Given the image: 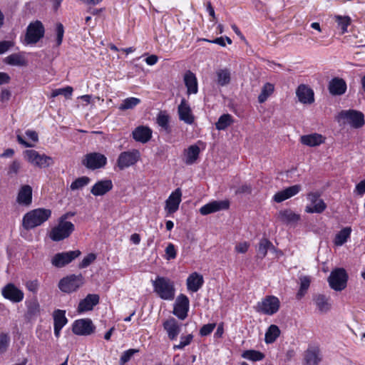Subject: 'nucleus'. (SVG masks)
Returning <instances> with one entry per match:
<instances>
[{
    "mask_svg": "<svg viewBox=\"0 0 365 365\" xmlns=\"http://www.w3.org/2000/svg\"><path fill=\"white\" fill-rule=\"evenodd\" d=\"M51 216V210L37 208L27 212L23 218V226L26 230L34 229L47 221Z\"/></svg>",
    "mask_w": 365,
    "mask_h": 365,
    "instance_id": "nucleus-1",
    "label": "nucleus"
},
{
    "mask_svg": "<svg viewBox=\"0 0 365 365\" xmlns=\"http://www.w3.org/2000/svg\"><path fill=\"white\" fill-rule=\"evenodd\" d=\"M154 292L164 300H173L175 298L174 282L168 277L158 276L152 281Z\"/></svg>",
    "mask_w": 365,
    "mask_h": 365,
    "instance_id": "nucleus-2",
    "label": "nucleus"
},
{
    "mask_svg": "<svg viewBox=\"0 0 365 365\" xmlns=\"http://www.w3.org/2000/svg\"><path fill=\"white\" fill-rule=\"evenodd\" d=\"M338 120L349 124L354 128H360L365 124L364 115L356 110H344L338 115Z\"/></svg>",
    "mask_w": 365,
    "mask_h": 365,
    "instance_id": "nucleus-3",
    "label": "nucleus"
},
{
    "mask_svg": "<svg viewBox=\"0 0 365 365\" xmlns=\"http://www.w3.org/2000/svg\"><path fill=\"white\" fill-rule=\"evenodd\" d=\"M74 225L71 222H61L58 220V225L49 232L48 236L54 242H59L68 238L74 231Z\"/></svg>",
    "mask_w": 365,
    "mask_h": 365,
    "instance_id": "nucleus-4",
    "label": "nucleus"
},
{
    "mask_svg": "<svg viewBox=\"0 0 365 365\" xmlns=\"http://www.w3.org/2000/svg\"><path fill=\"white\" fill-rule=\"evenodd\" d=\"M45 28L41 21L31 22L26 29L24 41L26 44L36 43L44 36Z\"/></svg>",
    "mask_w": 365,
    "mask_h": 365,
    "instance_id": "nucleus-5",
    "label": "nucleus"
},
{
    "mask_svg": "<svg viewBox=\"0 0 365 365\" xmlns=\"http://www.w3.org/2000/svg\"><path fill=\"white\" fill-rule=\"evenodd\" d=\"M83 283L84 278L81 274H71L59 281L58 288L63 292L71 293L79 289Z\"/></svg>",
    "mask_w": 365,
    "mask_h": 365,
    "instance_id": "nucleus-6",
    "label": "nucleus"
},
{
    "mask_svg": "<svg viewBox=\"0 0 365 365\" xmlns=\"http://www.w3.org/2000/svg\"><path fill=\"white\" fill-rule=\"evenodd\" d=\"M348 274L344 268H336L331 271L328 278L330 287L335 291H341L346 287Z\"/></svg>",
    "mask_w": 365,
    "mask_h": 365,
    "instance_id": "nucleus-7",
    "label": "nucleus"
},
{
    "mask_svg": "<svg viewBox=\"0 0 365 365\" xmlns=\"http://www.w3.org/2000/svg\"><path fill=\"white\" fill-rule=\"evenodd\" d=\"M280 307V302L277 297L269 295L265 297L256 306V311L267 315L277 313Z\"/></svg>",
    "mask_w": 365,
    "mask_h": 365,
    "instance_id": "nucleus-8",
    "label": "nucleus"
},
{
    "mask_svg": "<svg viewBox=\"0 0 365 365\" xmlns=\"http://www.w3.org/2000/svg\"><path fill=\"white\" fill-rule=\"evenodd\" d=\"M24 156L28 162L40 168H48L53 163L51 157L44 154L41 155L35 150H26Z\"/></svg>",
    "mask_w": 365,
    "mask_h": 365,
    "instance_id": "nucleus-9",
    "label": "nucleus"
},
{
    "mask_svg": "<svg viewBox=\"0 0 365 365\" xmlns=\"http://www.w3.org/2000/svg\"><path fill=\"white\" fill-rule=\"evenodd\" d=\"M106 163V157L99 153H88L82 160V165L90 170H96L103 168Z\"/></svg>",
    "mask_w": 365,
    "mask_h": 365,
    "instance_id": "nucleus-10",
    "label": "nucleus"
},
{
    "mask_svg": "<svg viewBox=\"0 0 365 365\" xmlns=\"http://www.w3.org/2000/svg\"><path fill=\"white\" fill-rule=\"evenodd\" d=\"M80 250L58 252L52 257L51 264L53 266L61 268L71 263L76 258L81 255Z\"/></svg>",
    "mask_w": 365,
    "mask_h": 365,
    "instance_id": "nucleus-11",
    "label": "nucleus"
},
{
    "mask_svg": "<svg viewBox=\"0 0 365 365\" xmlns=\"http://www.w3.org/2000/svg\"><path fill=\"white\" fill-rule=\"evenodd\" d=\"M140 154L138 150L131 151H125L121 153L118 158L117 164L120 170H124L126 168L135 165L140 159Z\"/></svg>",
    "mask_w": 365,
    "mask_h": 365,
    "instance_id": "nucleus-12",
    "label": "nucleus"
},
{
    "mask_svg": "<svg viewBox=\"0 0 365 365\" xmlns=\"http://www.w3.org/2000/svg\"><path fill=\"white\" fill-rule=\"evenodd\" d=\"M307 199L310 202L305 207V212L307 213H322L327 208L326 203L320 198V194L318 192L309 193Z\"/></svg>",
    "mask_w": 365,
    "mask_h": 365,
    "instance_id": "nucleus-13",
    "label": "nucleus"
},
{
    "mask_svg": "<svg viewBox=\"0 0 365 365\" xmlns=\"http://www.w3.org/2000/svg\"><path fill=\"white\" fill-rule=\"evenodd\" d=\"M3 297L14 303L21 302L24 297V292L14 284L9 283L1 290Z\"/></svg>",
    "mask_w": 365,
    "mask_h": 365,
    "instance_id": "nucleus-14",
    "label": "nucleus"
},
{
    "mask_svg": "<svg viewBox=\"0 0 365 365\" xmlns=\"http://www.w3.org/2000/svg\"><path fill=\"white\" fill-rule=\"evenodd\" d=\"M190 301L188 297L183 294H180L176 299L173 314L180 319L183 320L187 316V312L189 310Z\"/></svg>",
    "mask_w": 365,
    "mask_h": 365,
    "instance_id": "nucleus-15",
    "label": "nucleus"
},
{
    "mask_svg": "<svg viewBox=\"0 0 365 365\" xmlns=\"http://www.w3.org/2000/svg\"><path fill=\"white\" fill-rule=\"evenodd\" d=\"M72 330L76 335L88 336L94 331L95 326L90 319H82L74 322Z\"/></svg>",
    "mask_w": 365,
    "mask_h": 365,
    "instance_id": "nucleus-16",
    "label": "nucleus"
},
{
    "mask_svg": "<svg viewBox=\"0 0 365 365\" xmlns=\"http://www.w3.org/2000/svg\"><path fill=\"white\" fill-rule=\"evenodd\" d=\"M182 192L180 188L175 189L165 201V210L168 214L175 213L179 208L181 202Z\"/></svg>",
    "mask_w": 365,
    "mask_h": 365,
    "instance_id": "nucleus-17",
    "label": "nucleus"
},
{
    "mask_svg": "<svg viewBox=\"0 0 365 365\" xmlns=\"http://www.w3.org/2000/svg\"><path fill=\"white\" fill-rule=\"evenodd\" d=\"M229 205L230 203L227 200H215L201 207L200 212L202 215H207L220 210H227L229 208Z\"/></svg>",
    "mask_w": 365,
    "mask_h": 365,
    "instance_id": "nucleus-18",
    "label": "nucleus"
},
{
    "mask_svg": "<svg viewBox=\"0 0 365 365\" xmlns=\"http://www.w3.org/2000/svg\"><path fill=\"white\" fill-rule=\"evenodd\" d=\"M312 300L318 312L321 314L328 312L331 308L330 297L323 294H314L312 296Z\"/></svg>",
    "mask_w": 365,
    "mask_h": 365,
    "instance_id": "nucleus-19",
    "label": "nucleus"
},
{
    "mask_svg": "<svg viewBox=\"0 0 365 365\" xmlns=\"http://www.w3.org/2000/svg\"><path fill=\"white\" fill-rule=\"evenodd\" d=\"M152 130L145 125H139L132 132L133 139L141 143H148L152 138Z\"/></svg>",
    "mask_w": 365,
    "mask_h": 365,
    "instance_id": "nucleus-20",
    "label": "nucleus"
},
{
    "mask_svg": "<svg viewBox=\"0 0 365 365\" xmlns=\"http://www.w3.org/2000/svg\"><path fill=\"white\" fill-rule=\"evenodd\" d=\"M299 101L304 104H311L314 101V91L304 84L298 86L296 91Z\"/></svg>",
    "mask_w": 365,
    "mask_h": 365,
    "instance_id": "nucleus-21",
    "label": "nucleus"
},
{
    "mask_svg": "<svg viewBox=\"0 0 365 365\" xmlns=\"http://www.w3.org/2000/svg\"><path fill=\"white\" fill-rule=\"evenodd\" d=\"M163 326L170 340H175L177 339L180 332L181 328L180 325L175 318L171 317L167 319L163 322Z\"/></svg>",
    "mask_w": 365,
    "mask_h": 365,
    "instance_id": "nucleus-22",
    "label": "nucleus"
},
{
    "mask_svg": "<svg viewBox=\"0 0 365 365\" xmlns=\"http://www.w3.org/2000/svg\"><path fill=\"white\" fill-rule=\"evenodd\" d=\"M99 296L96 294H89L82 299L78 306V312L80 313L91 311L93 307L99 303Z\"/></svg>",
    "mask_w": 365,
    "mask_h": 365,
    "instance_id": "nucleus-23",
    "label": "nucleus"
},
{
    "mask_svg": "<svg viewBox=\"0 0 365 365\" xmlns=\"http://www.w3.org/2000/svg\"><path fill=\"white\" fill-rule=\"evenodd\" d=\"M113 185L110 180H102L96 182L91 189L94 196H103L112 190Z\"/></svg>",
    "mask_w": 365,
    "mask_h": 365,
    "instance_id": "nucleus-24",
    "label": "nucleus"
},
{
    "mask_svg": "<svg viewBox=\"0 0 365 365\" xmlns=\"http://www.w3.org/2000/svg\"><path fill=\"white\" fill-rule=\"evenodd\" d=\"M328 88L331 95L341 96L346 91V83L344 79L335 77L330 81Z\"/></svg>",
    "mask_w": 365,
    "mask_h": 365,
    "instance_id": "nucleus-25",
    "label": "nucleus"
},
{
    "mask_svg": "<svg viewBox=\"0 0 365 365\" xmlns=\"http://www.w3.org/2000/svg\"><path fill=\"white\" fill-rule=\"evenodd\" d=\"M178 114L179 118L187 124H192L194 122V116L192 114L190 106L184 98L178 106Z\"/></svg>",
    "mask_w": 365,
    "mask_h": 365,
    "instance_id": "nucleus-26",
    "label": "nucleus"
},
{
    "mask_svg": "<svg viewBox=\"0 0 365 365\" xmlns=\"http://www.w3.org/2000/svg\"><path fill=\"white\" fill-rule=\"evenodd\" d=\"M17 202L20 205H30L32 202V188L30 185H23L18 193Z\"/></svg>",
    "mask_w": 365,
    "mask_h": 365,
    "instance_id": "nucleus-27",
    "label": "nucleus"
},
{
    "mask_svg": "<svg viewBox=\"0 0 365 365\" xmlns=\"http://www.w3.org/2000/svg\"><path fill=\"white\" fill-rule=\"evenodd\" d=\"M304 360L307 365H319L322 361L319 349L317 347L309 348L305 351Z\"/></svg>",
    "mask_w": 365,
    "mask_h": 365,
    "instance_id": "nucleus-28",
    "label": "nucleus"
},
{
    "mask_svg": "<svg viewBox=\"0 0 365 365\" xmlns=\"http://www.w3.org/2000/svg\"><path fill=\"white\" fill-rule=\"evenodd\" d=\"M203 282L202 276L197 272H193L187 279V289L196 292L201 288Z\"/></svg>",
    "mask_w": 365,
    "mask_h": 365,
    "instance_id": "nucleus-29",
    "label": "nucleus"
},
{
    "mask_svg": "<svg viewBox=\"0 0 365 365\" xmlns=\"http://www.w3.org/2000/svg\"><path fill=\"white\" fill-rule=\"evenodd\" d=\"M26 312L25 317L28 319H32L36 318L40 314V304L36 297L34 299L26 301Z\"/></svg>",
    "mask_w": 365,
    "mask_h": 365,
    "instance_id": "nucleus-30",
    "label": "nucleus"
},
{
    "mask_svg": "<svg viewBox=\"0 0 365 365\" xmlns=\"http://www.w3.org/2000/svg\"><path fill=\"white\" fill-rule=\"evenodd\" d=\"M185 85L187 89V94H195L197 93V81L195 75L188 71L184 76Z\"/></svg>",
    "mask_w": 365,
    "mask_h": 365,
    "instance_id": "nucleus-31",
    "label": "nucleus"
},
{
    "mask_svg": "<svg viewBox=\"0 0 365 365\" xmlns=\"http://www.w3.org/2000/svg\"><path fill=\"white\" fill-rule=\"evenodd\" d=\"M300 142L305 145L309 147H315L324 143V138L322 135L318 133H313L310 135H304L301 136Z\"/></svg>",
    "mask_w": 365,
    "mask_h": 365,
    "instance_id": "nucleus-32",
    "label": "nucleus"
},
{
    "mask_svg": "<svg viewBox=\"0 0 365 365\" xmlns=\"http://www.w3.org/2000/svg\"><path fill=\"white\" fill-rule=\"evenodd\" d=\"M200 151V148L197 145H190L185 150L184 160L185 164L192 165L195 163L199 157Z\"/></svg>",
    "mask_w": 365,
    "mask_h": 365,
    "instance_id": "nucleus-33",
    "label": "nucleus"
},
{
    "mask_svg": "<svg viewBox=\"0 0 365 365\" xmlns=\"http://www.w3.org/2000/svg\"><path fill=\"white\" fill-rule=\"evenodd\" d=\"M278 217L281 222L286 224L297 222L299 220L300 216L291 210H281L278 213Z\"/></svg>",
    "mask_w": 365,
    "mask_h": 365,
    "instance_id": "nucleus-34",
    "label": "nucleus"
},
{
    "mask_svg": "<svg viewBox=\"0 0 365 365\" xmlns=\"http://www.w3.org/2000/svg\"><path fill=\"white\" fill-rule=\"evenodd\" d=\"M4 61L9 65L16 66H24L27 64L26 58L21 53H12L8 56Z\"/></svg>",
    "mask_w": 365,
    "mask_h": 365,
    "instance_id": "nucleus-35",
    "label": "nucleus"
},
{
    "mask_svg": "<svg viewBox=\"0 0 365 365\" xmlns=\"http://www.w3.org/2000/svg\"><path fill=\"white\" fill-rule=\"evenodd\" d=\"M217 83L221 86H225L230 83L231 73L228 68L219 69L216 72Z\"/></svg>",
    "mask_w": 365,
    "mask_h": 365,
    "instance_id": "nucleus-36",
    "label": "nucleus"
},
{
    "mask_svg": "<svg viewBox=\"0 0 365 365\" xmlns=\"http://www.w3.org/2000/svg\"><path fill=\"white\" fill-rule=\"evenodd\" d=\"M280 334V330L277 325L272 324L265 333V342L273 343Z\"/></svg>",
    "mask_w": 365,
    "mask_h": 365,
    "instance_id": "nucleus-37",
    "label": "nucleus"
},
{
    "mask_svg": "<svg viewBox=\"0 0 365 365\" xmlns=\"http://www.w3.org/2000/svg\"><path fill=\"white\" fill-rule=\"evenodd\" d=\"M53 326L63 327L68 322L66 317V312L61 309H56L53 312Z\"/></svg>",
    "mask_w": 365,
    "mask_h": 365,
    "instance_id": "nucleus-38",
    "label": "nucleus"
},
{
    "mask_svg": "<svg viewBox=\"0 0 365 365\" xmlns=\"http://www.w3.org/2000/svg\"><path fill=\"white\" fill-rule=\"evenodd\" d=\"M300 281V287L297 294V297L298 299H301L304 296L307 291L308 290L310 283H311V277L309 276H301L299 277Z\"/></svg>",
    "mask_w": 365,
    "mask_h": 365,
    "instance_id": "nucleus-39",
    "label": "nucleus"
},
{
    "mask_svg": "<svg viewBox=\"0 0 365 365\" xmlns=\"http://www.w3.org/2000/svg\"><path fill=\"white\" fill-rule=\"evenodd\" d=\"M351 232V227H346L339 231V233L336 234L334 243L336 245L341 246L344 245L347 239L349 237Z\"/></svg>",
    "mask_w": 365,
    "mask_h": 365,
    "instance_id": "nucleus-40",
    "label": "nucleus"
},
{
    "mask_svg": "<svg viewBox=\"0 0 365 365\" xmlns=\"http://www.w3.org/2000/svg\"><path fill=\"white\" fill-rule=\"evenodd\" d=\"M242 357L252 361H261L264 358V354L259 351L246 350L242 354Z\"/></svg>",
    "mask_w": 365,
    "mask_h": 365,
    "instance_id": "nucleus-41",
    "label": "nucleus"
},
{
    "mask_svg": "<svg viewBox=\"0 0 365 365\" xmlns=\"http://www.w3.org/2000/svg\"><path fill=\"white\" fill-rule=\"evenodd\" d=\"M274 92V86L272 83H266L262 88L260 94L258 96L259 103H263L268 97Z\"/></svg>",
    "mask_w": 365,
    "mask_h": 365,
    "instance_id": "nucleus-42",
    "label": "nucleus"
},
{
    "mask_svg": "<svg viewBox=\"0 0 365 365\" xmlns=\"http://www.w3.org/2000/svg\"><path fill=\"white\" fill-rule=\"evenodd\" d=\"M140 103V99L135 97H130L124 99L122 103L119 106L120 110H126L134 108L137 105Z\"/></svg>",
    "mask_w": 365,
    "mask_h": 365,
    "instance_id": "nucleus-43",
    "label": "nucleus"
},
{
    "mask_svg": "<svg viewBox=\"0 0 365 365\" xmlns=\"http://www.w3.org/2000/svg\"><path fill=\"white\" fill-rule=\"evenodd\" d=\"M232 123V116L230 114H223L215 123V127L219 130H225L230 126Z\"/></svg>",
    "mask_w": 365,
    "mask_h": 365,
    "instance_id": "nucleus-44",
    "label": "nucleus"
},
{
    "mask_svg": "<svg viewBox=\"0 0 365 365\" xmlns=\"http://www.w3.org/2000/svg\"><path fill=\"white\" fill-rule=\"evenodd\" d=\"M91 179L87 176H82L76 179L70 186L71 190L82 189L90 182Z\"/></svg>",
    "mask_w": 365,
    "mask_h": 365,
    "instance_id": "nucleus-45",
    "label": "nucleus"
},
{
    "mask_svg": "<svg viewBox=\"0 0 365 365\" xmlns=\"http://www.w3.org/2000/svg\"><path fill=\"white\" fill-rule=\"evenodd\" d=\"M271 247H272V244L267 239H262L257 249L258 257L264 258L267 255L268 249Z\"/></svg>",
    "mask_w": 365,
    "mask_h": 365,
    "instance_id": "nucleus-46",
    "label": "nucleus"
},
{
    "mask_svg": "<svg viewBox=\"0 0 365 365\" xmlns=\"http://www.w3.org/2000/svg\"><path fill=\"white\" fill-rule=\"evenodd\" d=\"M73 88L71 86H66L65 88L55 89L51 93V98H55L59 95L63 96L66 98H71L73 93Z\"/></svg>",
    "mask_w": 365,
    "mask_h": 365,
    "instance_id": "nucleus-47",
    "label": "nucleus"
},
{
    "mask_svg": "<svg viewBox=\"0 0 365 365\" xmlns=\"http://www.w3.org/2000/svg\"><path fill=\"white\" fill-rule=\"evenodd\" d=\"M10 336L7 333L0 334V354H4L10 345Z\"/></svg>",
    "mask_w": 365,
    "mask_h": 365,
    "instance_id": "nucleus-48",
    "label": "nucleus"
},
{
    "mask_svg": "<svg viewBox=\"0 0 365 365\" xmlns=\"http://www.w3.org/2000/svg\"><path fill=\"white\" fill-rule=\"evenodd\" d=\"M140 351L137 349H130L127 351H125L123 352L120 359V365H125L127 362H128L132 356L135 354L138 353Z\"/></svg>",
    "mask_w": 365,
    "mask_h": 365,
    "instance_id": "nucleus-49",
    "label": "nucleus"
},
{
    "mask_svg": "<svg viewBox=\"0 0 365 365\" xmlns=\"http://www.w3.org/2000/svg\"><path fill=\"white\" fill-rule=\"evenodd\" d=\"M335 18L338 26L341 29L342 33H345L347 31L348 26L351 23V19L349 16H336Z\"/></svg>",
    "mask_w": 365,
    "mask_h": 365,
    "instance_id": "nucleus-50",
    "label": "nucleus"
},
{
    "mask_svg": "<svg viewBox=\"0 0 365 365\" xmlns=\"http://www.w3.org/2000/svg\"><path fill=\"white\" fill-rule=\"evenodd\" d=\"M169 116L165 112L160 111L157 116V123L165 130L168 128Z\"/></svg>",
    "mask_w": 365,
    "mask_h": 365,
    "instance_id": "nucleus-51",
    "label": "nucleus"
},
{
    "mask_svg": "<svg viewBox=\"0 0 365 365\" xmlns=\"http://www.w3.org/2000/svg\"><path fill=\"white\" fill-rule=\"evenodd\" d=\"M193 339L192 334H187L186 336H180V342L179 344L173 346V349H182L185 346L189 345Z\"/></svg>",
    "mask_w": 365,
    "mask_h": 365,
    "instance_id": "nucleus-52",
    "label": "nucleus"
},
{
    "mask_svg": "<svg viewBox=\"0 0 365 365\" xmlns=\"http://www.w3.org/2000/svg\"><path fill=\"white\" fill-rule=\"evenodd\" d=\"M96 256L93 253H90L86 255L83 260L79 263L78 267L82 269L88 267L92 262L95 261Z\"/></svg>",
    "mask_w": 365,
    "mask_h": 365,
    "instance_id": "nucleus-53",
    "label": "nucleus"
},
{
    "mask_svg": "<svg viewBox=\"0 0 365 365\" xmlns=\"http://www.w3.org/2000/svg\"><path fill=\"white\" fill-rule=\"evenodd\" d=\"M56 44L57 46H60L62 43L63 34H64V28L62 24L58 23L56 24Z\"/></svg>",
    "mask_w": 365,
    "mask_h": 365,
    "instance_id": "nucleus-54",
    "label": "nucleus"
},
{
    "mask_svg": "<svg viewBox=\"0 0 365 365\" xmlns=\"http://www.w3.org/2000/svg\"><path fill=\"white\" fill-rule=\"evenodd\" d=\"M25 286L29 292L36 294L39 287V282L37 279L29 280L26 282Z\"/></svg>",
    "mask_w": 365,
    "mask_h": 365,
    "instance_id": "nucleus-55",
    "label": "nucleus"
},
{
    "mask_svg": "<svg viewBox=\"0 0 365 365\" xmlns=\"http://www.w3.org/2000/svg\"><path fill=\"white\" fill-rule=\"evenodd\" d=\"M165 255H166V259H173L176 257L177 252L175 250V245L172 243H169L167 247L165 248Z\"/></svg>",
    "mask_w": 365,
    "mask_h": 365,
    "instance_id": "nucleus-56",
    "label": "nucleus"
},
{
    "mask_svg": "<svg viewBox=\"0 0 365 365\" xmlns=\"http://www.w3.org/2000/svg\"><path fill=\"white\" fill-rule=\"evenodd\" d=\"M301 190V185H294L284 189L285 195L290 198L296 195Z\"/></svg>",
    "mask_w": 365,
    "mask_h": 365,
    "instance_id": "nucleus-57",
    "label": "nucleus"
},
{
    "mask_svg": "<svg viewBox=\"0 0 365 365\" xmlns=\"http://www.w3.org/2000/svg\"><path fill=\"white\" fill-rule=\"evenodd\" d=\"M215 327V324H207L202 327L200 330V334L201 336H207L212 332Z\"/></svg>",
    "mask_w": 365,
    "mask_h": 365,
    "instance_id": "nucleus-58",
    "label": "nucleus"
},
{
    "mask_svg": "<svg viewBox=\"0 0 365 365\" xmlns=\"http://www.w3.org/2000/svg\"><path fill=\"white\" fill-rule=\"evenodd\" d=\"M14 45L11 41H0V54H2L9 51Z\"/></svg>",
    "mask_w": 365,
    "mask_h": 365,
    "instance_id": "nucleus-59",
    "label": "nucleus"
},
{
    "mask_svg": "<svg viewBox=\"0 0 365 365\" xmlns=\"http://www.w3.org/2000/svg\"><path fill=\"white\" fill-rule=\"evenodd\" d=\"M252 186L248 184H244L242 186L239 187L235 190V194H251L252 193Z\"/></svg>",
    "mask_w": 365,
    "mask_h": 365,
    "instance_id": "nucleus-60",
    "label": "nucleus"
},
{
    "mask_svg": "<svg viewBox=\"0 0 365 365\" xmlns=\"http://www.w3.org/2000/svg\"><path fill=\"white\" fill-rule=\"evenodd\" d=\"M21 168V164L18 160H14L9 168V174H17Z\"/></svg>",
    "mask_w": 365,
    "mask_h": 365,
    "instance_id": "nucleus-61",
    "label": "nucleus"
},
{
    "mask_svg": "<svg viewBox=\"0 0 365 365\" xmlns=\"http://www.w3.org/2000/svg\"><path fill=\"white\" fill-rule=\"evenodd\" d=\"M273 199L275 202H283L284 200H287V199H289L288 197L287 196V195H285V191L284 190H281L278 192H277L274 197H273Z\"/></svg>",
    "mask_w": 365,
    "mask_h": 365,
    "instance_id": "nucleus-62",
    "label": "nucleus"
},
{
    "mask_svg": "<svg viewBox=\"0 0 365 365\" xmlns=\"http://www.w3.org/2000/svg\"><path fill=\"white\" fill-rule=\"evenodd\" d=\"M249 243L247 242H241L235 246V251L238 253H245L249 248Z\"/></svg>",
    "mask_w": 365,
    "mask_h": 365,
    "instance_id": "nucleus-63",
    "label": "nucleus"
},
{
    "mask_svg": "<svg viewBox=\"0 0 365 365\" xmlns=\"http://www.w3.org/2000/svg\"><path fill=\"white\" fill-rule=\"evenodd\" d=\"M356 191L359 195L365 193V179L356 185Z\"/></svg>",
    "mask_w": 365,
    "mask_h": 365,
    "instance_id": "nucleus-64",
    "label": "nucleus"
}]
</instances>
